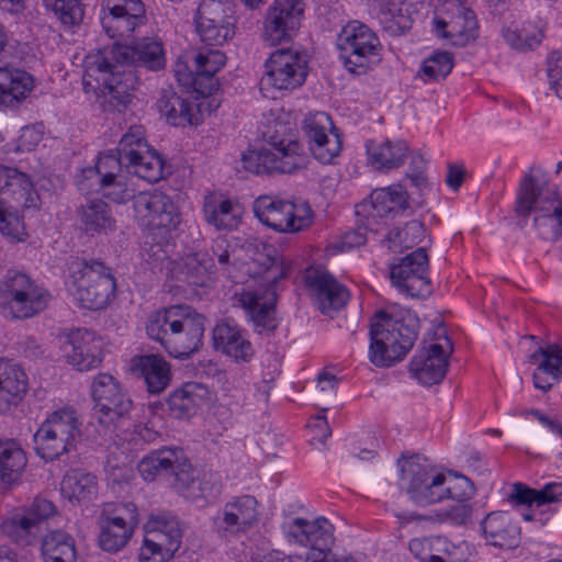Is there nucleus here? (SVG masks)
<instances>
[{
    "label": "nucleus",
    "instance_id": "473e14b6",
    "mask_svg": "<svg viewBox=\"0 0 562 562\" xmlns=\"http://www.w3.org/2000/svg\"><path fill=\"white\" fill-rule=\"evenodd\" d=\"M484 539L490 546L501 549H514L520 542V527L510 514L493 512L481 522Z\"/></svg>",
    "mask_w": 562,
    "mask_h": 562
},
{
    "label": "nucleus",
    "instance_id": "6ab92c4d",
    "mask_svg": "<svg viewBox=\"0 0 562 562\" xmlns=\"http://www.w3.org/2000/svg\"><path fill=\"white\" fill-rule=\"evenodd\" d=\"M194 22L201 42L209 46H221L235 34L231 3L225 0H201Z\"/></svg>",
    "mask_w": 562,
    "mask_h": 562
},
{
    "label": "nucleus",
    "instance_id": "ea45409f",
    "mask_svg": "<svg viewBox=\"0 0 562 562\" xmlns=\"http://www.w3.org/2000/svg\"><path fill=\"white\" fill-rule=\"evenodd\" d=\"M0 194L18 205L29 207L34 202L33 183L29 176L15 168L0 166Z\"/></svg>",
    "mask_w": 562,
    "mask_h": 562
},
{
    "label": "nucleus",
    "instance_id": "09e8293b",
    "mask_svg": "<svg viewBox=\"0 0 562 562\" xmlns=\"http://www.w3.org/2000/svg\"><path fill=\"white\" fill-rule=\"evenodd\" d=\"M137 367L150 393L159 394L169 385L171 378L170 367L162 357L157 355L139 357Z\"/></svg>",
    "mask_w": 562,
    "mask_h": 562
},
{
    "label": "nucleus",
    "instance_id": "603ef678",
    "mask_svg": "<svg viewBox=\"0 0 562 562\" xmlns=\"http://www.w3.org/2000/svg\"><path fill=\"white\" fill-rule=\"evenodd\" d=\"M371 207L374 215L384 216L407 207V193L401 184L376 189L371 193Z\"/></svg>",
    "mask_w": 562,
    "mask_h": 562
},
{
    "label": "nucleus",
    "instance_id": "0e129e2a",
    "mask_svg": "<svg viewBox=\"0 0 562 562\" xmlns=\"http://www.w3.org/2000/svg\"><path fill=\"white\" fill-rule=\"evenodd\" d=\"M0 232L18 241L23 240L26 236L24 223L21 217L18 214L8 211L7 207L0 215Z\"/></svg>",
    "mask_w": 562,
    "mask_h": 562
},
{
    "label": "nucleus",
    "instance_id": "13d9d810",
    "mask_svg": "<svg viewBox=\"0 0 562 562\" xmlns=\"http://www.w3.org/2000/svg\"><path fill=\"white\" fill-rule=\"evenodd\" d=\"M408 548L411 553L422 562H426V558L429 557L430 552H442L451 557L457 549V547L445 537L414 538L409 541Z\"/></svg>",
    "mask_w": 562,
    "mask_h": 562
},
{
    "label": "nucleus",
    "instance_id": "9b49d317",
    "mask_svg": "<svg viewBox=\"0 0 562 562\" xmlns=\"http://www.w3.org/2000/svg\"><path fill=\"white\" fill-rule=\"evenodd\" d=\"M49 300V292L25 272L9 270L0 281V305L12 318L26 319L40 314Z\"/></svg>",
    "mask_w": 562,
    "mask_h": 562
},
{
    "label": "nucleus",
    "instance_id": "c85d7f7f",
    "mask_svg": "<svg viewBox=\"0 0 562 562\" xmlns=\"http://www.w3.org/2000/svg\"><path fill=\"white\" fill-rule=\"evenodd\" d=\"M212 346L215 351L237 363L249 362L255 355L247 330L233 318H224L215 324L212 329Z\"/></svg>",
    "mask_w": 562,
    "mask_h": 562
},
{
    "label": "nucleus",
    "instance_id": "9d476101",
    "mask_svg": "<svg viewBox=\"0 0 562 562\" xmlns=\"http://www.w3.org/2000/svg\"><path fill=\"white\" fill-rule=\"evenodd\" d=\"M90 79L98 83L102 92L104 110L117 112L130 103L131 91L138 80L133 70L121 69L104 54H98L87 61L85 83L90 85Z\"/></svg>",
    "mask_w": 562,
    "mask_h": 562
},
{
    "label": "nucleus",
    "instance_id": "4be33fe9",
    "mask_svg": "<svg viewBox=\"0 0 562 562\" xmlns=\"http://www.w3.org/2000/svg\"><path fill=\"white\" fill-rule=\"evenodd\" d=\"M226 56L218 49H200L192 58L190 69L178 64L175 70L178 82L191 88L200 95L211 94L217 89L214 75L225 65Z\"/></svg>",
    "mask_w": 562,
    "mask_h": 562
},
{
    "label": "nucleus",
    "instance_id": "423d86ee",
    "mask_svg": "<svg viewBox=\"0 0 562 562\" xmlns=\"http://www.w3.org/2000/svg\"><path fill=\"white\" fill-rule=\"evenodd\" d=\"M69 271V292L82 307L97 311L109 304L116 288L110 268L99 260L76 259Z\"/></svg>",
    "mask_w": 562,
    "mask_h": 562
},
{
    "label": "nucleus",
    "instance_id": "4d7b16f0",
    "mask_svg": "<svg viewBox=\"0 0 562 562\" xmlns=\"http://www.w3.org/2000/svg\"><path fill=\"white\" fill-rule=\"evenodd\" d=\"M454 66L453 55L449 52L437 50L423 60L417 76L425 82L445 79Z\"/></svg>",
    "mask_w": 562,
    "mask_h": 562
},
{
    "label": "nucleus",
    "instance_id": "b1692460",
    "mask_svg": "<svg viewBox=\"0 0 562 562\" xmlns=\"http://www.w3.org/2000/svg\"><path fill=\"white\" fill-rule=\"evenodd\" d=\"M428 267V255L424 247H419L391 267L392 283L412 297L426 296L430 293Z\"/></svg>",
    "mask_w": 562,
    "mask_h": 562
},
{
    "label": "nucleus",
    "instance_id": "69168bd1",
    "mask_svg": "<svg viewBox=\"0 0 562 562\" xmlns=\"http://www.w3.org/2000/svg\"><path fill=\"white\" fill-rule=\"evenodd\" d=\"M548 79L550 88L562 99V53L553 52L548 57Z\"/></svg>",
    "mask_w": 562,
    "mask_h": 562
},
{
    "label": "nucleus",
    "instance_id": "4468645a",
    "mask_svg": "<svg viewBox=\"0 0 562 562\" xmlns=\"http://www.w3.org/2000/svg\"><path fill=\"white\" fill-rule=\"evenodd\" d=\"M56 514L53 502L36 497L30 505L5 517L0 528L12 542L22 547L32 546L46 530V521Z\"/></svg>",
    "mask_w": 562,
    "mask_h": 562
},
{
    "label": "nucleus",
    "instance_id": "2f4dec72",
    "mask_svg": "<svg viewBox=\"0 0 562 562\" xmlns=\"http://www.w3.org/2000/svg\"><path fill=\"white\" fill-rule=\"evenodd\" d=\"M64 352L69 364L79 371H89L101 362L102 340L88 329L68 334Z\"/></svg>",
    "mask_w": 562,
    "mask_h": 562
},
{
    "label": "nucleus",
    "instance_id": "49530a36",
    "mask_svg": "<svg viewBox=\"0 0 562 562\" xmlns=\"http://www.w3.org/2000/svg\"><path fill=\"white\" fill-rule=\"evenodd\" d=\"M27 463L26 454L15 440H0V484L10 486L20 480Z\"/></svg>",
    "mask_w": 562,
    "mask_h": 562
},
{
    "label": "nucleus",
    "instance_id": "72a5a7b5",
    "mask_svg": "<svg viewBox=\"0 0 562 562\" xmlns=\"http://www.w3.org/2000/svg\"><path fill=\"white\" fill-rule=\"evenodd\" d=\"M34 78L25 70L0 67V106L15 109L31 94Z\"/></svg>",
    "mask_w": 562,
    "mask_h": 562
},
{
    "label": "nucleus",
    "instance_id": "5701e85b",
    "mask_svg": "<svg viewBox=\"0 0 562 562\" xmlns=\"http://www.w3.org/2000/svg\"><path fill=\"white\" fill-rule=\"evenodd\" d=\"M114 65L121 69L133 70L139 66L157 71L166 66L164 44L158 37H144L132 45L115 44L111 50H104Z\"/></svg>",
    "mask_w": 562,
    "mask_h": 562
},
{
    "label": "nucleus",
    "instance_id": "774afa93",
    "mask_svg": "<svg viewBox=\"0 0 562 562\" xmlns=\"http://www.w3.org/2000/svg\"><path fill=\"white\" fill-rule=\"evenodd\" d=\"M43 138V131L41 126H24L20 131L16 139V151H31Z\"/></svg>",
    "mask_w": 562,
    "mask_h": 562
},
{
    "label": "nucleus",
    "instance_id": "a211bd4d",
    "mask_svg": "<svg viewBox=\"0 0 562 562\" xmlns=\"http://www.w3.org/2000/svg\"><path fill=\"white\" fill-rule=\"evenodd\" d=\"M133 207L137 223L151 231V240L155 239V231H159L158 235L165 238L167 233L180 224L178 207L162 192H139L134 196Z\"/></svg>",
    "mask_w": 562,
    "mask_h": 562
},
{
    "label": "nucleus",
    "instance_id": "5fc2aeb1",
    "mask_svg": "<svg viewBox=\"0 0 562 562\" xmlns=\"http://www.w3.org/2000/svg\"><path fill=\"white\" fill-rule=\"evenodd\" d=\"M425 227L419 221H411L403 227L393 228L386 236L387 248L394 252L412 248L422 243Z\"/></svg>",
    "mask_w": 562,
    "mask_h": 562
},
{
    "label": "nucleus",
    "instance_id": "e433bc0d",
    "mask_svg": "<svg viewBox=\"0 0 562 562\" xmlns=\"http://www.w3.org/2000/svg\"><path fill=\"white\" fill-rule=\"evenodd\" d=\"M80 227L89 236L108 235L115 228L109 204L100 199L87 200L77 210Z\"/></svg>",
    "mask_w": 562,
    "mask_h": 562
},
{
    "label": "nucleus",
    "instance_id": "39448f33",
    "mask_svg": "<svg viewBox=\"0 0 562 562\" xmlns=\"http://www.w3.org/2000/svg\"><path fill=\"white\" fill-rule=\"evenodd\" d=\"M401 486L418 506H428L446 498L456 499L458 494L448 485L445 473L419 454L398 461Z\"/></svg>",
    "mask_w": 562,
    "mask_h": 562
},
{
    "label": "nucleus",
    "instance_id": "0eeeda50",
    "mask_svg": "<svg viewBox=\"0 0 562 562\" xmlns=\"http://www.w3.org/2000/svg\"><path fill=\"white\" fill-rule=\"evenodd\" d=\"M241 162L244 169L256 175L291 173L307 165L308 155L299 140L272 134L262 148L244 153Z\"/></svg>",
    "mask_w": 562,
    "mask_h": 562
},
{
    "label": "nucleus",
    "instance_id": "2eb2a0df",
    "mask_svg": "<svg viewBox=\"0 0 562 562\" xmlns=\"http://www.w3.org/2000/svg\"><path fill=\"white\" fill-rule=\"evenodd\" d=\"M95 414L100 424L117 426L131 418L134 403L130 394L110 374H98L91 385Z\"/></svg>",
    "mask_w": 562,
    "mask_h": 562
},
{
    "label": "nucleus",
    "instance_id": "4c0bfd02",
    "mask_svg": "<svg viewBox=\"0 0 562 562\" xmlns=\"http://www.w3.org/2000/svg\"><path fill=\"white\" fill-rule=\"evenodd\" d=\"M203 215L207 224L217 231H232L240 223V207L216 193L207 194L203 202Z\"/></svg>",
    "mask_w": 562,
    "mask_h": 562
},
{
    "label": "nucleus",
    "instance_id": "e2e57ef3",
    "mask_svg": "<svg viewBox=\"0 0 562 562\" xmlns=\"http://www.w3.org/2000/svg\"><path fill=\"white\" fill-rule=\"evenodd\" d=\"M175 553L173 550L145 537L139 548L138 562H168Z\"/></svg>",
    "mask_w": 562,
    "mask_h": 562
},
{
    "label": "nucleus",
    "instance_id": "c03bdc74",
    "mask_svg": "<svg viewBox=\"0 0 562 562\" xmlns=\"http://www.w3.org/2000/svg\"><path fill=\"white\" fill-rule=\"evenodd\" d=\"M60 493L71 503L90 502L98 495L97 477L82 470H70L61 480Z\"/></svg>",
    "mask_w": 562,
    "mask_h": 562
},
{
    "label": "nucleus",
    "instance_id": "412c9836",
    "mask_svg": "<svg viewBox=\"0 0 562 562\" xmlns=\"http://www.w3.org/2000/svg\"><path fill=\"white\" fill-rule=\"evenodd\" d=\"M138 471L145 481H154L159 476L173 477L181 487H189L194 482L193 469L183 449L161 448L145 456Z\"/></svg>",
    "mask_w": 562,
    "mask_h": 562
},
{
    "label": "nucleus",
    "instance_id": "8fccbe9b",
    "mask_svg": "<svg viewBox=\"0 0 562 562\" xmlns=\"http://www.w3.org/2000/svg\"><path fill=\"white\" fill-rule=\"evenodd\" d=\"M42 555L44 562H76L75 540L64 531H52L43 538Z\"/></svg>",
    "mask_w": 562,
    "mask_h": 562
},
{
    "label": "nucleus",
    "instance_id": "f8f14e48",
    "mask_svg": "<svg viewBox=\"0 0 562 562\" xmlns=\"http://www.w3.org/2000/svg\"><path fill=\"white\" fill-rule=\"evenodd\" d=\"M256 217L279 233H297L311 226L314 213L306 201L293 202L278 196L260 195L254 202Z\"/></svg>",
    "mask_w": 562,
    "mask_h": 562
},
{
    "label": "nucleus",
    "instance_id": "bb28decb",
    "mask_svg": "<svg viewBox=\"0 0 562 562\" xmlns=\"http://www.w3.org/2000/svg\"><path fill=\"white\" fill-rule=\"evenodd\" d=\"M102 7L101 24L110 38L128 37L146 22L140 0H103Z\"/></svg>",
    "mask_w": 562,
    "mask_h": 562
},
{
    "label": "nucleus",
    "instance_id": "a19ab883",
    "mask_svg": "<svg viewBox=\"0 0 562 562\" xmlns=\"http://www.w3.org/2000/svg\"><path fill=\"white\" fill-rule=\"evenodd\" d=\"M124 161L116 153H108L101 155L94 168L82 170V178L78 180V189L88 193L94 189V186L108 184L110 180L123 175Z\"/></svg>",
    "mask_w": 562,
    "mask_h": 562
},
{
    "label": "nucleus",
    "instance_id": "20e7f679",
    "mask_svg": "<svg viewBox=\"0 0 562 562\" xmlns=\"http://www.w3.org/2000/svg\"><path fill=\"white\" fill-rule=\"evenodd\" d=\"M515 213L524 221L533 215V227L543 238H555L562 232V202L555 186L541 172H530L521 180Z\"/></svg>",
    "mask_w": 562,
    "mask_h": 562
},
{
    "label": "nucleus",
    "instance_id": "6e6552de",
    "mask_svg": "<svg viewBox=\"0 0 562 562\" xmlns=\"http://www.w3.org/2000/svg\"><path fill=\"white\" fill-rule=\"evenodd\" d=\"M81 435L77 412L71 407H61L47 414L35 431L34 449L42 459L53 461L75 449Z\"/></svg>",
    "mask_w": 562,
    "mask_h": 562
},
{
    "label": "nucleus",
    "instance_id": "aec40b11",
    "mask_svg": "<svg viewBox=\"0 0 562 562\" xmlns=\"http://www.w3.org/2000/svg\"><path fill=\"white\" fill-rule=\"evenodd\" d=\"M435 335L436 338L428 344L424 341L422 350L414 356L409 363L413 375L425 385L437 384L445 378L448 357L453 350L452 342L443 327H439Z\"/></svg>",
    "mask_w": 562,
    "mask_h": 562
},
{
    "label": "nucleus",
    "instance_id": "338daca9",
    "mask_svg": "<svg viewBox=\"0 0 562 562\" xmlns=\"http://www.w3.org/2000/svg\"><path fill=\"white\" fill-rule=\"evenodd\" d=\"M502 34L509 46L519 50L532 49L541 42L537 35L522 37L517 30L510 27H504Z\"/></svg>",
    "mask_w": 562,
    "mask_h": 562
},
{
    "label": "nucleus",
    "instance_id": "cd10ccee",
    "mask_svg": "<svg viewBox=\"0 0 562 562\" xmlns=\"http://www.w3.org/2000/svg\"><path fill=\"white\" fill-rule=\"evenodd\" d=\"M333 525L326 518L307 520L296 517L282 524V531L290 543L308 547L315 555L328 557L334 542Z\"/></svg>",
    "mask_w": 562,
    "mask_h": 562
},
{
    "label": "nucleus",
    "instance_id": "dca6fc26",
    "mask_svg": "<svg viewBox=\"0 0 562 562\" xmlns=\"http://www.w3.org/2000/svg\"><path fill=\"white\" fill-rule=\"evenodd\" d=\"M434 31L454 46H465L477 37L475 14L461 0H443L436 7Z\"/></svg>",
    "mask_w": 562,
    "mask_h": 562
},
{
    "label": "nucleus",
    "instance_id": "79ce46f5",
    "mask_svg": "<svg viewBox=\"0 0 562 562\" xmlns=\"http://www.w3.org/2000/svg\"><path fill=\"white\" fill-rule=\"evenodd\" d=\"M538 357L541 361L532 374L533 385L547 392L552 387L553 382L562 376V347L549 345L540 348L539 353L531 356V360L535 361Z\"/></svg>",
    "mask_w": 562,
    "mask_h": 562
},
{
    "label": "nucleus",
    "instance_id": "de8ad7c7",
    "mask_svg": "<svg viewBox=\"0 0 562 562\" xmlns=\"http://www.w3.org/2000/svg\"><path fill=\"white\" fill-rule=\"evenodd\" d=\"M509 498L518 505L540 507L544 504L557 503L562 499V483H547L541 490L529 488L522 483H515Z\"/></svg>",
    "mask_w": 562,
    "mask_h": 562
},
{
    "label": "nucleus",
    "instance_id": "7ed1b4c3",
    "mask_svg": "<svg viewBox=\"0 0 562 562\" xmlns=\"http://www.w3.org/2000/svg\"><path fill=\"white\" fill-rule=\"evenodd\" d=\"M418 334V318L411 311L379 312L370 329V361L391 367L412 349Z\"/></svg>",
    "mask_w": 562,
    "mask_h": 562
},
{
    "label": "nucleus",
    "instance_id": "680f3d73",
    "mask_svg": "<svg viewBox=\"0 0 562 562\" xmlns=\"http://www.w3.org/2000/svg\"><path fill=\"white\" fill-rule=\"evenodd\" d=\"M92 191H101L103 195L115 203H124L135 196L134 189L128 186L124 175L113 178L108 184L94 186Z\"/></svg>",
    "mask_w": 562,
    "mask_h": 562
},
{
    "label": "nucleus",
    "instance_id": "37998d69",
    "mask_svg": "<svg viewBox=\"0 0 562 562\" xmlns=\"http://www.w3.org/2000/svg\"><path fill=\"white\" fill-rule=\"evenodd\" d=\"M214 265L204 252L188 254L177 265L176 278L194 286H204L212 280Z\"/></svg>",
    "mask_w": 562,
    "mask_h": 562
},
{
    "label": "nucleus",
    "instance_id": "ddd939ff",
    "mask_svg": "<svg viewBox=\"0 0 562 562\" xmlns=\"http://www.w3.org/2000/svg\"><path fill=\"white\" fill-rule=\"evenodd\" d=\"M138 524L133 503H106L98 518V544L109 553L121 551L130 542Z\"/></svg>",
    "mask_w": 562,
    "mask_h": 562
},
{
    "label": "nucleus",
    "instance_id": "c756f323",
    "mask_svg": "<svg viewBox=\"0 0 562 562\" xmlns=\"http://www.w3.org/2000/svg\"><path fill=\"white\" fill-rule=\"evenodd\" d=\"M306 285L315 305L325 315L338 312L349 300L348 289L327 271L307 270Z\"/></svg>",
    "mask_w": 562,
    "mask_h": 562
},
{
    "label": "nucleus",
    "instance_id": "bf43d9fd",
    "mask_svg": "<svg viewBox=\"0 0 562 562\" xmlns=\"http://www.w3.org/2000/svg\"><path fill=\"white\" fill-rule=\"evenodd\" d=\"M379 19L392 33H403L409 29V19L405 15L403 7H398L395 0H387L380 8Z\"/></svg>",
    "mask_w": 562,
    "mask_h": 562
},
{
    "label": "nucleus",
    "instance_id": "6e6d98bb",
    "mask_svg": "<svg viewBox=\"0 0 562 562\" xmlns=\"http://www.w3.org/2000/svg\"><path fill=\"white\" fill-rule=\"evenodd\" d=\"M150 147L145 138L143 126H131L130 130L121 137L116 153L124 161V167L136 161L143 156L144 151Z\"/></svg>",
    "mask_w": 562,
    "mask_h": 562
},
{
    "label": "nucleus",
    "instance_id": "a18cd8bd",
    "mask_svg": "<svg viewBox=\"0 0 562 562\" xmlns=\"http://www.w3.org/2000/svg\"><path fill=\"white\" fill-rule=\"evenodd\" d=\"M210 398L209 389L196 382L184 383L175 390L168 398V404L178 417L189 416Z\"/></svg>",
    "mask_w": 562,
    "mask_h": 562
},
{
    "label": "nucleus",
    "instance_id": "1a4fd4ad",
    "mask_svg": "<svg viewBox=\"0 0 562 562\" xmlns=\"http://www.w3.org/2000/svg\"><path fill=\"white\" fill-rule=\"evenodd\" d=\"M336 46L351 74L364 75L382 60L383 46L378 35L359 21H351L340 30Z\"/></svg>",
    "mask_w": 562,
    "mask_h": 562
},
{
    "label": "nucleus",
    "instance_id": "f3484780",
    "mask_svg": "<svg viewBox=\"0 0 562 562\" xmlns=\"http://www.w3.org/2000/svg\"><path fill=\"white\" fill-rule=\"evenodd\" d=\"M265 67L266 72L260 80L263 92L292 91L306 80V61L297 50L291 48L273 52L266 60Z\"/></svg>",
    "mask_w": 562,
    "mask_h": 562
},
{
    "label": "nucleus",
    "instance_id": "052dcab7",
    "mask_svg": "<svg viewBox=\"0 0 562 562\" xmlns=\"http://www.w3.org/2000/svg\"><path fill=\"white\" fill-rule=\"evenodd\" d=\"M65 25L79 24L83 19V8L79 0H45Z\"/></svg>",
    "mask_w": 562,
    "mask_h": 562
},
{
    "label": "nucleus",
    "instance_id": "393cba45",
    "mask_svg": "<svg viewBox=\"0 0 562 562\" xmlns=\"http://www.w3.org/2000/svg\"><path fill=\"white\" fill-rule=\"evenodd\" d=\"M303 13V0H274L263 19V41L276 45L292 38L301 25Z\"/></svg>",
    "mask_w": 562,
    "mask_h": 562
},
{
    "label": "nucleus",
    "instance_id": "3c124183",
    "mask_svg": "<svg viewBox=\"0 0 562 562\" xmlns=\"http://www.w3.org/2000/svg\"><path fill=\"white\" fill-rule=\"evenodd\" d=\"M157 106L159 112L173 126H186L194 123V105L173 91H164Z\"/></svg>",
    "mask_w": 562,
    "mask_h": 562
},
{
    "label": "nucleus",
    "instance_id": "f257e3e1",
    "mask_svg": "<svg viewBox=\"0 0 562 562\" xmlns=\"http://www.w3.org/2000/svg\"><path fill=\"white\" fill-rule=\"evenodd\" d=\"M272 251L274 250L269 249V252L259 255L247 263V271L261 282L257 288H244L236 297L238 305L252 323L255 331L259 334L272 331L278 327L274 285L289 270L281 260L271 255Z\"/></svg>",
    "mask_w": 562,
    "mask_h": 562
},
{
    "label": "nucleus",
    "instance_id": "f03ea898",
    "mask_svg": "<svg viewBox=\"0 0 562 562\" xmlns=\"http://www.w3.org/2000/svg\"><path fill=\"white\" fill-rule=\"evenodd\" d=\"M205 317L189 305H172L150 315L146 331L166 351L179 359L188 358L202 345Z\"/></svg>",
    "mask_w": 562,
    "mask_h": 562
},
{
    "label": "nucleus",
    "instance_id": "864d4df0",
    "mask_svg": "<svg viewBox=\"0 0 562 562\" xmlns=\"http://www.w3.org/2000/svg\"><path fill=\"white\" fill-rule=\"evenodd\" d=\"M130 173L135 175L139 179L147 182L155 183L161 180L166 173V165L160 154L153 149L147 148L140 158H137L133 164L124 167Z\"/></svg>",
    "mask_w": 562,
    "mask_h": 562
},
{
    "label": "nucleus",
    "instance_id": "f704fd0d",
    "mask_svg": "<svg viewBox=\"0 0 562 562\" xmlns=\"http://www.w3.org/2000/svg\"><path fill=\"white\" fill-rule=\"evenodd\" d=\"M368 162L382 172L394 170L404 165L408 155V145L402 139L368 140L366 144Z\"/></svg>",
    "mask_w": 562,
    "mask_h": 562
},
{
    "label": "nucleus",
    "instance_id": "58836bf2",
    "mask_svg": "<svg viewBox=\"0 0 562 562\" xmlns=\"http://www.w3.org/2000/svg\"><path fill=\"white\" fill-rule=\"evenodd\" d=\"M147 538L177 552L181 546L183 526L179 518L170 513L151 515L145 525Z\"/></svg>",
    "mask_w": 562,
    "mask_h": 562
},
{
    "label": "nucleus",
    "instance_id": "a878e982",
    "mask_svg": "<svg viewBox=\"0 0 562 562\" xmlns=\"http://www.w3.org/2000/svg\"><path fill=\"white\" fill-rule=\"evenodd\" d=\"M310 150L322 164H331L341 150V138L330 116L325 112L310 113L303 121Z\"/></svg>",
    "mask_w": 562,
    "mask_h": 562
},
{
    "label": "nucleus",
    "instance_id": "c9c22d12",
    "mask_svg": "<svg viewBox=\"0 0 562 562\" xmlns=\"http://www.w3.org/2000/svg\"><path fill=\"white\" fill-rule=\"evenodd\" d=\"M27 375L12 361L0 359V413L16 405L27 392Z\"/></svg>",
    "mask_w": 562,
    "mask_h": 562
},
{
    "label": "nucleus",
    "instance_id": "7c9ffc66",
    "mask_svg": "<svg viewBox=\"0 0 562 562\" xmlns=\"http://www.w3.org/2000/svg\"><path fill=\"white\" fill-rule=\"evenodd\" d=\"M258 502L251 495H241L228 501L214 517V526L222 533H238L258 520Z\"/></svg>",
    "mask_w": 562,
    "mask_h": 562
}]
</instances>
